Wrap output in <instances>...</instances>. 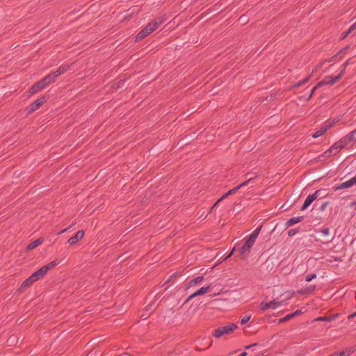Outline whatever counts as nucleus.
Masks as SVG:
<instances>
[{
    "instance_id": "nucleus-11",
    "label": "nucleus",
    "mask_w": 356,
    "mask_h": 356,
    "mask_svg": "<svg viewBox=\"0 0 356 356\" xmlns=\"http://www.w3.org/2000/svg\"><path fill=\"white\" fill-rule=\"evenodd\" d=\"M84 236V231L83 229H81V230H79L74 236L70 237L68 241H67V243L72 245H75L79 241H80L81 239H82Z\"/></svg>"
},
{
    "instance_id": "nucleus-53",
    "label": "nucleus",
    "mask_w": 356,
    "mask_h": 356,
    "mask_svg": "<svg viewBox=\"0 0 356 356\" xmlns=\"http://www.w3.org/2000/svg\"><path fill=\"white\" fill-rule=\"evenodd\" d=\"M356 317V312L353 314H350L348 316V319H351V318H355Z\"/></svg>"
},
{
    "instance_id": "nucleus-22",
    "label": "nucleus",
    "mask_w": 356,
    "mask_h": 356,
    "mask_svg": "<svg viewBox=\"0 0 356 356\" xmlns=\"http://www.w3.org/2000/svg\"><path fill=\"white\" fill-rule=\"evenodd\" d=\"M55 78L52 75V74L50 72L49 74L46 75L42 80V81L44 83V85L45 87L48 86L49 84L54 83L55 81Z\"/></svg>"
},
{
    "instance_id": "nucleus-15",
    "label": "nucleus",
    "mask_w": 356,
    "mask_h": 356,
    "mask_svg": "<svg viewBox=\"0 0 356 356\" xmlns=\"http://www.w3.org/2000/svg\"><path fill=\"white\" fill-rule=\"evenodd\" d=\"M350 144V141L348 140V138L346 137V136H345L343 138H341L339 140L336 142L334 144V147H336L338 149V151H339L340 149L346 147Z\"/></svg>"
},
{
    "instance_id": "nucleus-31",
    "label": "nucleus",
    "mask_w": 356,
    "mask_h": 356,
    "mask_svg": "<svg viewBox=\"0 0 356 356\" xmlns=\"http://www.w3.org/2000/svg\"><path fill=\"white\" fill-rule=\"evenodd\" d=\"M257 177V175H255L254 177H248L245 181L242 182L237 187H239V189L242 187L246 186L250 182H251L253 179Z\"/></svg>"
},
{
    "instance_id": "nucleus-4",
    "label": "nucleus",
    "mask_w": 356,
    "mask_h": 356,
    "mask_svg": "<svg viewBox=\"0 0 356 356\" xmlns=\"http://www.w3.org/2000/svg\"><path fill=\"white\" fill-rule=\"evenodd\" d=\"M343 76V72H340L337 76H326L322 81L317 83V87H321L325 85L332 86L338 81L341 79V78Z\"/></svg>"
},
{
    "instance_id": "nucleus-27",
    "label": "nucleus",
    "mask_w": 356,
    "mask_h": 356,
    "mask_svg": "<svg viewBox=\"0 0 356 356\" xmlns=\"http://www.w3.org/2000/svg\"><path fill=\"white\" fill-rule=\"evenodd\" d=\"M311 78H312V74L307 76L304 79H302V80L298 81V83H295L293 86V88H299L302 85H303V84L306 83L307 82H308L310 80Z\"/></svg>"
},
{
    "instance_id": "nucleus-10",
    "label": "nucleus",
    "mask_w": 356,
    "mask_h": 356,
    "mask_svg": "<svg viewBox=\"0 0 356 356\" xmlns=\"http://www.w3.org/2000/svg\"><path fill=\"white\" fill-rule=\"evenodd\" d=\"M164 22V19L163 17H157L153 19L152 22L147 24V27L149 30L152 33L156 29L159 28L163 23Z\"/></svg>"
},
{
    "instance_id": "nucleus-18",
    "label": "nucleus",
    "mask_w": 356,
    "mask_h": 356,
    "mask_svg": "<svg viewBox=\"0 0 356 356\" xmlns=\"http://www.w3.org/2000/svg\"><path fill=\"white\" fill-rule=\"evenodd\" d=\"M331 127H332L331 123H329L328 124H325V126L322 127L320 129L316 131L315 133H314L312 135V137L314 138H316L323 135Z\"/></svg>"
},
{
    "instance_id": "nucleus-25",
    "label": "nucleus",
    "mask_w": 356,
    "mask_h": 356,
    "mask_svg": "<svg viewBox=\"0 0 356 356\" xmlns=\"http://www.w3.org/2000/svg\"><path fill=\"white\" fill-rule=\"evenodd\" d=\"M261 228H262V225H260L259 227H258L257 229H255L251 233V234L248 238L255 243L256 239H257L258 235L259 234Z\"/></svg>"
},
{
    "instance_id": "nucleus-17",
    "label": "nucleus",
    "mask_w": 356,
    "mask_h": 356,
    "mask_svg": "<svg viewBox=\"0 0 356 356\" xmlns=\"http://www.w3.org/2000/svg\"><path fill=\"white\" fill-rule=\"evenodd\" d=\"M151 31L149 30V29L147 27V26L142 29L136 36L135 41L139 42L142 40H143L145 38L148 36L149 34H151Z\"/></svg>"
},
{
    "instance_id": "nucleus-6",
    "label": "nucleus",
    "mask_w": 356,
    "mask_h": 356,
    "mask_svg": "<svg viewBox=\"0 0 356 356\" xmlns=\"http://www.w3.org/2000/svg\"><path fill=\"white\" fill-rule=\"evenodd\" d=\"M282 305V302L279 301L276 299H274L268 302H266L264 301H262L259 306V308L261 310L266 311L267 309H275L278 308L280 306Z\"/></svg>"
},
{
    "instance_id": "nucleus-44",
    "label": "nucleus",
    "mask_w": 356,
    "mask_h": 356,
    "mask_svg": "<svg viewBox=\"0 0 356 356\" xmlns=\"http://www.w3.org/2000/svg\"><path fill=\"white\" fill-rule=\"evenodd\" d=\"M73 225H74V224L70 225L69 227H67V228L63 229H62L61 231L58 232L57 233V234H58V235H59V234H63V233H64V232H67V230H69V229H70Z\"/></svg>"
},
{
    "instance_id": "nucleus-24",
    "label": "nucleus",
    "mask_w": 356,
    "mask_h": 356,
    "mask_svg": "<svg viewBox=\"0 0 356 356\" xmlns=\"http://www.w3.org/2000/svg\"><path fill=\"white\" fill-rule=\"evenodd\" d=\"M261 228H262V225H260L259 227H258L257 229H255L251 233V234L248 238L255 243L256 239H257L258 235L259 234Z\"/></svg>"
},
{
    "instance_id": "nucleus-55",
    "label": "nucleus",
    "mask_w": 356,
    "mask_h": 356,
    "mask_svg": "<svg viewBox=\"0 0 356 356\" xmlns=\"http://www.w3.org/2000/svg\"><path fill=\"white\" fill-rule=\"evenodd\" d=\"M250 175V172H248V173H246V174H245V177H248V176H249Z\"/></svg>"
},
{
    "instance_id": "nucleus-41",
    "label": "nucleus",
    "mask_w": 356,
    "mask_h": 356,
    "mask_svg": "<svg viewBox=\"0 0 356 356\" xmlns=\"http://www.w3.org/2000/svg\"><path fill=\"white\" fill-rule=\"evenodd\" d=\"M238 190H239V187L236 186V187L233 188L232 189L228 191L227 193L229 195H231L236 193Z\"/></svg>"
},
{
    "instance_id": "nucleus-5",
    "label": "nucleus",
    "mask_w": 356,
    "mask_h": 356,
    "mask_svg": "<svg viewBox=\"0 0 356 356\" xmlns=\"http://www.w3.org/2000/svg\"><path fill=\"white\" fill-rule=\"evenodd\" d=\"M323 191L322 189L316 191L313 194L309 195L306 200H305L300 210L304 211L315 200L318 198H321V192ZM325 195H323L324 197ZM323 197V196H322Z\"/></svg>"
},
{
    "instance_id": "nucleus-16",
    "label": "nucleus",
    "mask_w": 356,
    "mask_h": 356,
    "mask_svg": "<svg viewBox=\"0 0 356 356\" xmlns=\"http://www.w3.org/2000/svg\"><path fill=\"white\" fill-rule=\"evenodd\" d=\"M45 86L44 85V83L42 81V80L36 82L34 83L32 87L29 90V92L31 94H35L38 92L40 90H41L43 88H45Z\"/></svg>"
},
{
    "instance_id": "nucleus-50",
    "label": "nucleus",
    "mask_w": 356,
    "mask_h": 356,
    "mask_svg": "<svg viewBox=\"0 0 356 356\" xmlns=\"http://www.w3.org/2000/svg\"><path fill=\"white\" fill-rule=\"evenodd\" d=\"M195 297H196V296L195 295V293H193V294H191V296H189L188 297V298L186 299V300L185 301L184 303L188 302L191 299H193Z\"/></svg>"
},
{
    "instance_id": "nucleus-35",
    "label": "nucleus",
    "mask_w": 356,
    "mask_h": 356,
    "mask_svg": "<svg viewBox=\"0 0 356 356\" xmlns=\"http://www.w3.org/2000/svg\"><path fill=\"white\" fill-rule=\"evenodd\" d=\"M316 277V273H312L306 275L305 277V281L307 282H311L312 280L315 279Z\"/></svg>"
},
{
    "instance_id": "nucleus-40",
    "label": "nucleus",
    "mask_w": 356,
    "mask_h": 356,
    "mask_svg": "<svg viewBox=\"0 0 356 356\" xmlns=\"http://www.w3.org/2000/svg\"><path fill=\"white\" fill-rule=\"evenodd\" d=\"M238 244H236L234 245V247L233 248V249L232 250V251L230 252V253L227 256L226 258H228L229 257H231V255L234 252H238Z\"/></svg>"
},
{
    "instance_id": "nucleus-39",
    "label": "nucleus",
    "mask_w": 356,
    "mask_h": 356,
    "mask_svg": "<svg viewBox=\"0 0 356 356\" xmlns=\"http://www.w3.org/2000/svg\"><path fill=\"white\" fill-rule=\"evenodd\" d=\"M328 204H329V202H327H327H323V203L320 206V207H319V209H319L321 211H324L326 209V208H327V205H328Z\"/></svg>"
},
{
    "instance_id": "nucleus-8",
    "label": "nucleus",
    "mask_w": 356,
    "mask_h": 356,
    "mask_svg": "<svg viewBox=\"0 0 356 356\" xmlns=\"http://www.w3.org/2000/svg\"><path fill=\"white\" fill-rule=\"evenodd\" d=\"M353 185H356V174L355 176L350 179L334 187V191H339L344 188L352 187Z\"/></svg>"
},
{
    "instance_id": "nucleus-7",
    "label": "nucleus",
    "mask_w": 356,
    "mask_h": 356,
    "mask_svg": "<svg viewBox=\"0 0 356 356\" xmlns=\"http://www.w3.org/2000/svg\"><path fill=\"white\" fill-rule=\"evenodd\" d=\"M47 97L43 96L40 99H37L36 101H35L34 102H33L26 108L27 113L30 114L38 110L44 103L47 102Z\"/></svg>"
},
{
    "instance_id": "nucleus-26",
    "label": "nucleus",
    "mask_w": 356,
    "mask_h": 356,
    "mask_svg": "<svg viewBox=\"0 0 356 356\" xmlns=\"http://www.w3.org/2000/svg\"><path fill=\"white\" fill-rule=\"evenodd\" d=\"M352 353V350L350 349H346L340 353L335 352L329 356H350Z\"/></svg>"
},
{
    "instance_id": "nucleus-1",
    "label": "nucleus",
    "mask_w": 356,
    "mask_h": 356,
    "mask_svg": "<svg viewBox=\"0 0 356 356\" xmlns=\"http://www.w3.org/2000/svg\"><path fill=\"white\" fill-rule=\"evenodd\" d=\"M315 241L321 242L323 244H328L333 240V237L330 238V228L323 227L321 229L315 230Z\"/></svg>"
},
{
    "instance_id": "nucleus-3",
    "label": "nucleus",
    "mask_w": 356,
    "mask_h": 356,
    "mask_svg": "<svg viewBox=\"0 0 356 356\" xmlns=\"http://www.w3.org/2000/svg\"><path fill=\"white\" fill-rule=\"evenodd\" d=\"M254 242L251 241L250 238H247L245 241L244 242L242 246L238 245V257H242L244 256H248L250 250L254 245Z\"/></svg>"
},
{
    "instance_id": "nucleus-23",
    "label": "nucleus",
    "mask_w": 356,
    "mask_h": 356,
    "mask_svg": "<svg viewBox=\"0 0 356 356\" xmlns=\"http://www.w3.org/2000/svg\"><path fill=\"white\" fill-rule=\"evenodd\" d=\"M42 242H43V239L42 238H39L35 240L34 241L31 242V243H29L27 245L26 249L28 250H33V249L35 248L36 247H38V245H40V244H42Z\"/></svg>"
},
{
    "instance_id": "nucleus-2",
    "label": "nucleus",
    "mask_w": 356,
    "mask_h": 356,
    "mask_svg": "<svg viewBox=\"0 0 356 356\" xmlns=\"http://www.w3.org/2000/svg\"><path fill=\"white\" fill-rule=\"evenodd\" d=\"M237 328L235 323H229L226 325L221 326L216 329L213 332V336L216 338H220L225 334H229L233 332Z\"/></svg>"
},
{
    "instance_id": "nucleus-9",
    "label": "nucleus",
    "mask_w": 356,
    "mask_h": 356,
    "mask_svg": "<svg viewBox=\"0 0 356 356\" xmlns=\"http://www.w3.org/2000/svg\"><path fill=\"white\" fill-rule=\"evenodd\" d=\"M57 264L58 262L56 261H52L51 262L42 266L37 271L38 274L40 275V277L42 278L50 269L55 267Z\"/></svg>"
},
{
    "instance_id": "nucleus-52",
    "label": "nucleus",
    "mask_w": 356,
    "mask_h": 356,
    "mask_svg": "<svg viewBox=\"0 0 356 356\" xmlns=\"http://www.w3.org/2000/svg\"><path fill=\"white\" fill-rule=\"evenodd\" d=\"M337 57L334 56H332L331 58H330L329 59L326 60L327 62H332V61H334L335 60V58Z\"/></svg>"
},
{
    "instance_id": "nucleus-34",
    "label": "nucleus",
    "mask_w": 356,
    "mask_h": 356,
    "mask_svg": "<svg viewBox=\"0 0 356 356\" xmlns=\"http://www.w3.org/2000/svg\"><path fill=\"white\" fill-rule=\"evenodd\" d=\"M299 232H300L299 228L291 229L288 231L287 234H288L289 236H293L295 234H296L297 233H298Z\"/></svg>"
},
{
    "instance_id": "nucleus-57",
    "label": "nucleus",
    "mask_w": 356,
    "mask_h": 356,
    "mask_svg": "<svg viewBox=\"0 0 356 356\" xmlns=\"http://www.w3.org/2000/svg\"><path fill=\"white\" fill-rule=\"evenodd\" d=\"M298 293H299L300 294H303L305 292H303V291H298Z\"/></svg>"
},
{
    "instance_id": "nucleus-45",
    "label": "nucleus",
    "mask_w": 356,
    "mask_h": 356,
    "mask_svg": "<svg viewBox=\"0 0 356 356\" xmlns=\"http://www.w3.org/2000/svg\"><path fill=\"white\" fill-rule=\"evenodd\" d=\"M317 320H318V321H331V318L330 317H327V316H321Z\"/></svg>"
},
{
    "instance_id": "nucleus-48",
    "label": "nucleus",
    "mask_w": 356,
    "mask_h": 356,
    "mask_svg": "<svg viewBox=\"0 0 356 356\" xmlns=\"http://www.w3.org/2000/svg\"><path fill=\"white\" fill-rule=\"evenodd\" d=\"M229 196L227 192L226 193H225L216 202V204H217L219 202H220L221 200L225 199L226 197H227Z\"/></svg>"
},
{
    "instance_id": "nucleus-38",
    "label": "nucleus",
    "mask_w": 356,
    "mask_h": 356,
    "mask_svg": "<svg viewBox=\"0 0 356 356\" xmlns=\"http://www.w3.org/2000/svg\"><path fill=\"white\" fill-rule=\"evenodd\" d=\"M350 60L351 59H348L343 64V69L341 70V72H343V74L345 73L346 72V67H348V65H350L351 63L350 62Z\"/></svg>"
},
{
    "instance_id": "nucleus-49",
    "label": "nucleus",
    "mask_w": 356,
    "mask_h": 356,
    "mask_svg": "<svg viewBox=\"0 0 356 356\" xmlns=\"http://www.w3.org/2000/svg\"><path fill=\"white\" fill-rule=\"evenodd\" d=\"M355 29H356V22L353 23L350 27L348 29L349 32L353 31Z\"/></svg>"
},
{
    "instance_id": "nucleus-46",
    "label": "nucleus",
    "mask_w": 356,
    "mask_h": 356,
    "mask_svg": "<svg viewBox=\"0 0 356 356\" xmlns=\"http://www.w3.org/2000/svg\"><path fill=\"white\" fill-rule=\"evenodd\" d=\"M302 314V312L301 309H298V310L295 311L293 313H292L293 317L298 316L300 314Z\"/></svg>"
},
{
    "instance_id": "nucleus-42",
    "label": "nucleus",
    "mask_w": 356,
    "mask_h": 356,
    "mask_svg": "<svg viewBox=\"0 0 356 356\" xmlns=\"http://www.w3.org/2000/svg\"><path fill=\"white\" fill-rule=\"evenodd\" d=\"M316 289V285H310L306 289V292H312Z\"/></svg>"
},
{
    "instance_id": "nucleus-36",
    "label": "nucleus",
    "mask_w": 356,
    "mask_h": 356,
    "mask_svg": "<svg viewBox=\"0 0 356 356\" xmlns=\"http://www.w3.org/2000/svg\"><path fill=\"white\" fill-rule=\"evenodd\" d=\"M293 318V314H287L286 316H285L284 317L280 319V323H284V322H286L287 321H289V319Z\"/></svg>"
},
{
    "instance_id": "nucleus-29",
    "label": "nucleus",
    "mask_w": 356,
    "mask_h": 356,
    "mask_svg": "<svg viewBox=\"0 0 356 356\" xmlns=\"http://www.w3.org/2000/svg\"><path fill=\"white\" fill-rule=\"evenodd\" d=\"M203 280H204V277L203 276L196 277L192 279L189 282V286H194L196 284H199V283L202 282Z\"/></svg>"
},
{
    "instance_id": "nucleus-33",
    "label": "nucleus",
    "mask_w": 356,
    "mask_h": 356,
    "mask_svg": "<svg viewBox=\"0 0 356 356\" xmlns=\"http://www.w3.org/2000/svg\"><path fill=\"white\" fill-rule=\"evenodd\" d=\"M30 277L35 282L42 278L37 270L35 271L31 275H30Z\"/></svg>"
},
{
    "instance_id": "nucleus-51",
    "label": "nucleus",
    "mask_w": 356,
    "mask_h": 356,
    "mask_svg": "<svg viewBox=\"0 0 356 356\" xmlns=\"http://www.w3.org/2000/svg\"><path fill=\"white\" fill-rule=\"evenodd\" d=\"M257 345H258V343H252V344H251V345H249V346H245V348L248 350V349H250V348H253V347H254V346H257Z\"/></svg>"
},
{
    "instance_id": "nucleus-54",
    "label": "nucleus",
    "mask_w": 356,
    "mask_h": 356,
    "mask_svg": "<svg viewBox=\"0 0 356 356\" xmlns=\"http://www.w3.org/2000/svg\"><path fill=\"white\" fill-rule=\"evenodd\" d=\"M351 205H356V200L353 202H351Z\"/></svg>"
},
{
    "instance_id": "nucleus-30",
    "label": "nucleus",
    "mask_w": 356,
    "mask_h": 356,
    "mask_svg": "<svg viewBox=\"0 0 356 356\" xmlns=\"http://www.w3.org/2000/svg\"><path fill=\"white\" fill-rule=\"evenodd\" d=\"M348 138V140L350 141V143L356 141V129L352 131H350L349 134L346 135Z\"/></svg>"
},
{
    "instance_id": "nucleus-32",
    "label": "nucleus",
    "mask_w": 356,
    "mask_h": 356,
    "mask_svg": "<svg viewBox=\"0 0 356 356\" xmlns=\"http://www.w3.org/2000/svg\"><path fill=\"white\" fill-rule=\"evenodd\" d=\"M348 49V47H346L343 49H341L340 51H339L336 54L335 56L339 57L340 58H343V56L345 55V53L346 50Z\"/></svg>"
},
{
    "instance_id": "nucleus-47",
    "label": "nucleus",
    "mask_w": 356,
    "mask_h": 356,
    "mask_svg": "<svg viewBox=\"0 0 356 356\" xmlns=\"http://www.w3.org/2000/svg\"><path fill=\"white\" fill-rule=\"evenodd\" d=\"M350 33V32H349L348 30H347L346 31L343 32L341 35V39L343 40L345 39L349 34Z\"/></svg>"
},
{
    "instance_id": "nucleus-20",
    "label": "nucleus",
    "mask_w": 356,
    "mask_h": 356,
    "mask_svg": "<svg viewBox=\"0 0 356 356\" xmlns=\"http://www.w3.org/2000/svg\"><path fill=\"white\" fill-rule=\"evenodd\" d=\"M35 282L31 279V277L29 276L26 280H25L20 288H19V291L20 292H22L24 291L26 288H29Z\"/></svg>"
},
{
    "instance_id": "nucleus-19",
    "label": "nucleus",
    "mask_w": 356,
    "mask_h": 356,
    "mask_svg": "<svg viewBox=\"0 0 356 356\" xmlns=\"http://www.w3.org/2000/svg\"><path fill=\"white\" fill-rule=\"evenodd\" d=\"M303 218H304V216H302L291 218L286 222L285 226L286 227H289L296 223H298V222L302 221Z\"/></svg>"
},
{
    "instance_id": "nucleus-43",
    "label": "nucleus",
    "mask_w": 356,
    "mask_h": 356,
    "mask_svg": "<svg viewBox=\"0 0 356 356\" xmlns=\"http://www.w3.org/2000/svg\"><path fill=\"white\" fill-rule=\"evenodd\" d=\"M319 87H317V84L312 88V91H311V93L310 95H309L308 97V99H310L312 98V97L313 96L315 90L318 88Z\"/></svg>"
},
{
    "instance_id": "nucleus-12",
    "label": "nucleus",
    "mask_w": 356,
    "mask_h": 356,
    "mask_svg": "<svg viewBox=\"0 0 356 356\" xmlns=\"http://www.w3.org/2000/svg\"><path fill=\"white\" fill-rule=\"evenodd\" d=\"M71 65L67 64L61 65L59 67H58L55 71L51 72V73L56 79L58 76L63 74L65 72H67L68 70L70 69Z\"/></svg>"
},
{
    "instance_id": "nucleus-21",
    "label": "nucleus",
    "mask_w": 356,
    "mask_h": 356,
    "mask_svg": "<svg viewBox=\"0 0 356 356\" xmlns=\"http://www.w3.org/2000/svg\"><path fill=\"white\" fill-rule=\"evenodd\" d=\"M339 152L338 149L334 147V144L326 150L321 156L330 157L332 155H336Z\"/></svg>"
},
{
    "instance_id": "nucleus-13",
    "label": "nucleus",
    "mask_w": 356,
    "mask_h": 356,
    "mask_svg": "<svg viewBox=\"0 0 356 356\" xmlns=\"http://www.w3.org/2000/svg\"><path fill=\"white\" fill-rule=\"evenodd\" d=\"M71 65L67 64L61 65L59 67H58L55 71L51 72V73L56 79L58 76L63 74L65 72H67L68 70L70 69Z\"/></svg>"
},
{
    "instance_id": "nucleus-28",
    "label": "nucleus",
    "mask_w": 356,
    "mask_h": 356,
    "mask_svg": "<svg viewBox=\"0 0 356 356\" xmlns=\"http://www.w3.org/2000/svg\"><path fill=\"white\" fill-rule=\"evenodd\" d=\"M210 289H211V285H209L207 286H202L200 289H198L197 291L195 292V295L196 296H197L204 294L205 293L208 292Z\"/></svg>"
},
{
    "instance_id": "nucleus-37",
    "label": "nucleus",
    "mask_w": 356,
    "mask_h": 356,
    "mask_svg": "<svg viewBox=\"0 0 356 356\" xmlns=\"http://www.w3.org/2000/svg\"><path fill=\"white\" fill-rule=\"evenodd\" d=\"M250 319V315H245L241 319V324L245 325Z\"/></svg>"
},
{
    "instance_id": "nucleus-14",
    "label": "nucleus",
    "mask_w": 356,
    "mask_h": 356,
    "mask_svg": "<svg viewBox=\"0 0 356 356\" xmlns=\"http://www.w3.org/2000/svg\"><path fill=\"white\" fill-rule=\"evenodd\" d=\"M71 65L67 64L61 65L59 67H58L55 71L51 72V73L56 79L58 76L63 74L65 72H67L68 70L70 69Z\"/></svg>"
},
{
    "instance_id": "nucleus-56",
    "label": "nucleus",
    "mask_w": 356,
    "mask_h": 356,
    "mask_svg": "<svg viewBox=\"0 0 356 356\" xmlns=\"http://www.w3.org/2000/svg\"><path fill=\"white\" fill-rule=\"evenodd\" d=\"M195 350H197V351H201L202 350V349H200L199 348H196Z\"/></svg>"
}]
</instances>
